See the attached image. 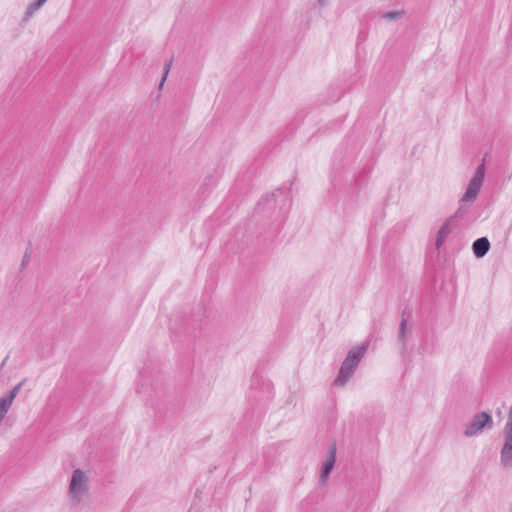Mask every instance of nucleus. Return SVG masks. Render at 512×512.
Segmentation results:
<instances>
[{
  "label": "nucleus",
  "instance_id": "obj_6",
  "mask_svg": "<svg viewBox=\"0 0 512 512\" xmlns=\"http://www.w3.org/2000/svg\"><path fill=\"white\" fill-rule=\"evenodd\" d=\"M336 451V444L333 443L329 449V453L326 459L322 463L321 474L319 477V483L322 485H324L327 482V479L334 468V464L336 461Z\"/></svg>",
  "mask_w": 512,
  "mask_h": 512
},
{
  "label": "nucleus",
  "instance_id": "obj_9",
  "mask_svg": "<svg viewBox=\"0 0 512 512\" xmlns=\"http://www.w3.org/2000/svg\"><path fill=\"white\" fill-rule=\"evenodd\" d=\"M46 1L47 0H36V1L32 2L27 7V10H26L25 16H24V20L25 21L29 20L33 16V14L44 5V3Z\"/></svg>",
  "mask_w": 512,
  "mask_h": 512
},
{
  "label": "nucleus",
  "instance_id": "obj_1",
  "mask_svg": "<svg viewBox=\"0 0 512 512\" xmlns=\"http://www.w3.org/2000/svg\"><path fill=\"white\" fill-rule=\"evenodd\" d=\"M90 472L82 469H74L69 479L67 498L70 508L82 507L90 495Z\"/></svg>",
  "mask_w": 512,
  "mask_h": 512
},
{
  "label": "nucleus",
  "instance_id": "obj_2",
  "mask_svg": "<svg viewBox=\"0 0 512 512\" xmlns=\"http://www.w3.org/2000/svg\"><path fill=\"white\" fill-rule=\"evenodd\" d=\"M368 344H362L360 346L353 347L344 359L338 376L335 379V384L338 386H344L353 375L359 362L364 357L367 350Z\"/></svg>",
  "mask_w": 512,
  "mask_h": 512
},
{
  "label": "nucleus",
  "instance_id": "obj_5",
  "mask_svg": "<svg viewBox=\"0 0 512 512\" xmlns=\"http://www.w3.org/2000/svg\"><path fill=\"white\" fill-rule=\"evenodd\" d=\"M504 444L501 449V464L504 467L512 466V404L508 413V418L503 430Z\"/></svg>",
  "mask_w": 512,
  "mask_h": 512
},
{
  "label": "nucleus",
  "instance_id": "obj_12",
  "mask_svg": "<svg viewBox=\"0 0 512 512\" xmlns=\"http://www.w3.org/2000/svg\"><path fill=\"white\" fill-rule=\"evenodd\" d=\"M171 67H172V59L166 61L164 64V71H163V76H162L161 82L159 84V90H161L163 88V85L167 79V76L170 72Z\"/></svg>",
  "mask_w": 512,
  "mask_h": 512
},
{
  "label": "nucleus",
  "instance_id": "obj_3",
  "mask_svg": "<svg viewBox=\"0 0 512 512\" xmlns=\"http://www.w3.org/2000/svg\"><path fill=\"white\" fill-rule=\"evenodd\" d=\"M484 177H485V159H483L481 164H479L478 167L476 168V171H475L473 177L471 178V180L469 181L467 189L461 198V203L473 202L476 199V197L482 187Z\"/></svg>",
  "mask_w": 512,
  "mask_h": 512
},
{
  "label": "nucleus",
  "instance_id": "obj_8",
  "mask_svg": "<svg viewBox=\"0 0 512 512\" xmlns=\"http://www.w3.org/2000/svg\"><path fill=\"white\" fill-rule=\"evenodd\" d=\"M472 248L474 255L481 258L489 251L490 243L486 237H481L474 241Z\"/></svg>",
  "mask_w": 512,
  "mask_h": 512
},
{
  "label": "nucleus",
  "instance_id": "obj_10",
  "mask_svg": "<svg viewBox=\"0 0 512 512\" xmlns=\"http://www.w3.org/2000/svg\"><path fill=\"white\" fill-rule=\"evenodd\" d=\"M13 401L14 400H12L11 397H9L8 395L0 397V413L6 415Z\"/></svg>",
  "mask_w": 512,
  "mask_h": 512
},
{
  "label": "nucleus",
  "instance_id": "obj_11",
  "mask_svg": "<svg viewBox=\"0 0 512 512\" xmlns=\"http://www.w3.org/2000/svg\"><path fill=\"white\" fill-rule=\"evenodd\" d=\"M404 16V11H390L382 14V18L388 21H397Z\"/></svg>",
  "mask_w": 512,
  "mask_h": 512
},
{
  "label": "nucleus",
  "instance_id": "obj_7",
  "mask_svg": "<svg viewBox=\"0 0 512 512\" xmlns=\"http://www.w3.org/2000/svg\"><path fill=\"white\" fill-rule=\"evenodd\" d=\"M460 216H461V208L455 213V215L449 217L443 223V225L441 226V228L439 229V231L437 233L436 246L438 248L444 243V241L446 240L448 235L451 233V230H452L451 226L456 223V219Z\"/></svg>",
  "mask_w": 512,
  "mask_h": 512
},
{
  "label": "nucleus",
  "instance_id": "obj_14",
  "mask_svg": "<svg viewBox=\"0 0 512 512\" xmlns=\"http://www.w3.org/2000/svg\"><path fill=\"white\" fill-rule=\"evenodd\" d=\"M405 329H406V320L405 319H402L401 323H400V329H399V336H398V339L399 341H401L403 344H405L406 342V339H405Z\"/></svg>",
  "mask_w": 512,
  "mask_h": 512
},
{
  "label": "nucleus",
  "instance_id": "obj_13",
  "mask_svg": "<svg viewBox=\"0 0 512 512\" xmlns=\"http://www.w3.org/2000/svg\"><path fill=\"white\" fill-rule=\"evenodd\" d=\"M26 382V379H23L21 382H19L17 385H15L9 392H8V396L11 397L12 400H14L16 398V396L18 395V393L20 392L22 386L24 385V383Z\"/></svg>",
  "mask_w": 512,
  "mask_h": 512
},
{
  "label": "nucleus",
  "instance_id": "obj_4",
  "mask_svg": "<svg viewBox=\"0 0 512 512\" xmlns=\"http://www.w3.org/2000/svg\"><path fill=\"white\" fill-rule=\"evenodd\" d=\"M493 421L491 416L486 412H480L474 415L465 425L463 434L466 437H473L482 432L484 428L491 429Z\"/></svg>",
  "mask_w": 512,
  "mask_h": 512
},
{
  "label": "nucleus",
  "instance_id": "obj_15",
  "mask_svg": "<svg viewBox=\"0 0 512 512\" xmlns=\"http://www.w3.org/2000/svg\"><path fill=\"white\" fill-rule=\"evenodd\" d=\"M320 6H325L328 3V0H317Z\"/></svg>",
  "mask_w": 512,
  "mask_h": 512
}]
</instances>
